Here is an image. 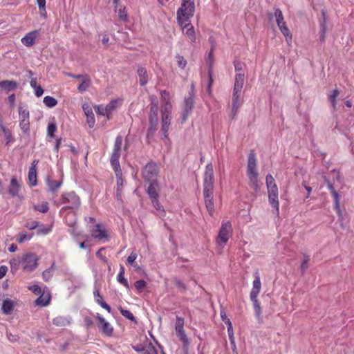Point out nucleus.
<instances>
[{"label": "nucleus", "mask_w": 354, "mask_h": 354, "mask_svg": "<svg viewBox=\"0 0 354 354\" xmlns=\"http://www.w3.org/2000/svg\"><path fill=\"white\" fill-rule=\"evenodd\" d=\"M39 37V30H33L28 32L21 38V43L27 47H31L35 43L37 38Z\"/></svg>", "instance_id": "obj_19"}, {"label": "nucleus", "mask_w": 354, "mask_h": 354, "mask_svg": "<svg viewBox=\"0 0 354 354\" xmlns=\"http://www.w3.org/2000/svg\"><path fill=\"white\" fill-rule=\"evenodd\" d=\"M123 183H124L123 178L116 179L117 189L118 192H122Z\"/></svg>", "instance_id": "obj_64"}, {"label": "nucleus", "mask_w": 354, "mask_h": 354, "mask_svg": "<svg viewBox=\"0 0 354 354\" xmlns=\"http://www.w3.org/2000/svg\"><path fill=\"white\" fill-rule=\"evenodd\" d=\"M232 234V227L230 221H223L218 234L216 237V243L224 246Z\"/></svg>", "instance_id": "obj_6"}, {"label": "nucleus", "mask_w": 354, "mask_h": 354, "mask_svg": "<svg viewBox=\"0 0 354 354\" xmlns=\"http://www.w3.org/2000/svg\"><path fill=\"white\" fill-rule=\"evenodd\" d=\"M111 165L115 171L116 179L122 178V173L120 165L119 160H110Z\"/></svg>", "instance_id": "obj_35"}, {"label": "nucleus", "mask_w": 354, "mask_h": 354, "mask_svg": "<svg viewBox=\"0 0 354 354\" xmlns=\"http://www.w3.org/2000/svg\"><path fill=\"white\" fill-rule=\"evenodd\" d=\"M55 204L57 206L64 205L62 209H71L75 212L81 205V200L74 191L65 192L60 195L59 198L55 202Z\"/></svg>", "instance_id": "obj_4"}, {"label": "nucleus", "mask_w": 354, "mask_h": 354, "mask_svg": "<svg viewBox=\"0 0 354 354\" xmlns=\"http://www.w3.org/2000/svg\"><path fill=\"white\" fill-rule=\"evenodd\" d=\"M162 100L161 104V118L163 136L167 138L169 127L171 120L172 105L170 102L171 94L168 90H162L160 92Z\"/></svg>", "instance_id": "obj_2"}, {"label": "nucleus", "mask_w": 354, "mask_h": 354, "mask_svg": "<svg viewBox=\"0 0 354 354\" xmlns=\"http://www.w3.org/2000/svg\"><path fill=\"white\" fill-rule=\"evenodd\" d=\"M118 103V100H113L105 106L110 119L111 118L113 112L117 109Z\"/></svg>", "instance_id": "obj_37"}, {"label": "nucleus", "mask_w": 354, "mask_h": 354, "mask_svg": "<svg viewBox=\"0 0 354 354\" xmlns=\"http://www.w3.org/2000/svg\"><path fill=\"white\" fill-rule=\"evenodd\" d=\"M75 224V222H71V223H68V225L71 227V228L68 230V232L74 238H76L80 235V233L77 230Z\"/></svg>", "instance_id": "obj_47"}, {"label": "nucleus", "mask_w": 354, "mask_h": 354, "mask_svg": "<svg viewBox=\"0 0 354 354\" xmlns=\"http://www.w3.org/2000/svg\"><path fill=\"white\" fill-rule=\"evenodd\" d=\"M181 27L183 33L188 37L192 43H194L196 41V35L194 26L191 23L186 22L183 25H179Z\"/></svg>", "instance_id": "obj_17"}, {"label": "nucleus", "mask_w": 354, "mask_h": 354, "mask_svg": "<svg viewBox=\"0 0 354 354\" xmlns=\"http://www.w3.org/2000/svg\"><path fill=\"white\" fill-rule=\"evenodd\" d=\"M95 111H96L97 114L101 115L103 116H106L107 120H110L105 106H104L102 105H99V106H96Z\"/></svg>", "instance_id": "obj_49"}, {"label": "nucleus", "mask_w": 354, "mask_h": 354, "mask_svg": "<svg viewBox=\"0 0 354 354\" xmlns=\"http://www.w3.org/2000/svg\"><path fill=\"white\" fill-rule=\"evenodd\" d=\"M159 174V167L158 165L153 162L151 161L148 162L142 169V175L144 179L146 181H151L156 180L155 178L157 177V176Z\"/></svg>", "instance_id": "obj_9"}, {"label": "nucleus", "mask_w": 354, "mask_h": 354, "mask_svg": "<svg viewBox=\"0 0 354 354\" xmlns=\"http://www.w3.org/2000/svg\"><path fill=\"white\" fill-rule=\"evenodd\" d=\"M158 102L157 97L155 96H151L149 121H152L153 123H154L156 121H158Z\"/></svg>", "instance_id": "obj_16"}, {"label": "nucleus", "mask_w": 354, "mask_h": 354, "mask_svg": "<svg viewBox=\"0 0 354 354\" xmlns=\"http://www.w3.org/2000/svg\"><path fill=\"white\" fill-rule=\"evenodd\" d=\"M93 295H94V297H95V302L97 304H99L100 306L101 305V304L104 302V301L103 300L102 297L101 296V295L100 293L99 288H97L96 286H95V290L93 291Z\"/></svg>", "instance_id": "obj_46"}, {"label": "nucleus", "mask_w": 354, "mask_h": 354, "mask_svg": "<svg viewBox=\"0 0 354 354\" xmlns=\"http://www.w3.org/2000/svg\"><path fill=\"white\" fill-rule=\"evenodd\" d=\"M15 307V302L10 299H6L3 301L1 311L4 315H10Z\"/></svg>", "instance_id": "obj_27"}, {"label": "nucleus", "mask_w": 354, "mask_h": 354, "mask_svg": "<svg viewBox=\"0 0 354 354\" xmlns=\"http://www.w3.org/2000/svg\"><path fill=\"white\" fill-rule=\"evenodd\" d=\"M57 131V125L55 121L50 122L48 124L47 135L50 138H54L55 133Z\"/></svg>", "instance_id": "obj_39"}, {"label": "nucleus", "mask_w": 354, "mask_h": 354, "mask_svg": "<svg viewBox=\"0 0 354 354\" xmlns=\"http://www.w3.org/2000/svg\"><path fill=\"white\" fill-rule=\"evenodd\" d=\"M152 205L154 208L158 212L160 216H163L165 214V210L162 208V206L159 202L158 198L151 201Z\"/></svg>", "instance_id": "obj_45"}, {"label": "nucleus", "mask_w": 354, "mask_h": 354, "mask_svg": "<svg viewBox=\"0 0 354 354\" xmlns=\"http://www.w3.org/2000/svg\"><path fill=\"white\" fill-rule=\"evenodd\" d=\"M134 286L139 292H142L147 286V282L143 279H140L135 282Z\"/></svg>", "instance_id": "obj_50"}, {"label": "nucleus", "mask_w": 354, "mask_h": 354, "mask_svg": "<svg viewBox=\"0 0 354 354\" xmlns=\"http://www.w3.org/2000/svg\"><path fill=\"white\" fill-rule=\"evenodd\" d=\"M195 11V3L194 0H182L180 7L176 12L177 21L178 25H183L189 22L194 16Z\"/></svg>", "instance_id": "obj_5"}, {"label": "nucleus", "mask_w": 354, "mask_h": 354, "mask_svg": "<svg viewBox=\"0 0 354 354\" xmlns=\"http://www.w3.org/2000/svg\"><path fill=\"white\" fill-rule=\"evenodd\" d=\"M194 94L193 90L192 92L189 93V95L185 98L183 111H182V120L183 122H185L189 114L191 113L192 109L194 107Z\"/></svg>", "instance_id": "obj_12"}, {"label": "nucleus", "mask_w": 354, "mask_h": 354, "mask_svg": "<svg viewBox=\"0 0 354 354\" xmlns=\"http://www.w3.org/2000/svg\"><path fill=\"white\" fill-rule=\"evenodd\" d=\"M35 209L41 213H45L49 209L48 203L47 202H43L41 204L36 207Z\"/></svg>", "instance_id": "obj_57"}, {"label": "nucleus", "mask_w": 354, "mask_h": 354, "mask_svg": "<svg viewBox=\"0 0 354 354\" xmlns=\"http://www.w3.org/2000/svg\"><path fill=\"white\" fill-rule=\"evenodd\" d=\"M174 283L181 292H185L187 290L186 285L181 280L176 279Z\"/></svg>", "instance_id": "obj_55"}, {"label": "nucleus", "mask_w": 354, "mask_h": 354, "mask_svg": "<svg viewBox=\"0 0 354 354\" xmlns=\"http://www.w3.org/2000/svg\"><path fill=\"white\" fill-rule=\"evenodd\" d=\"M138 74L139 76V80L142 86H145L147 82L148 77L147 71L145 68H139L138 69Z\"/></svg>", "instance_id": "obj_36"}, {"label": "nucleus", "mask_w": 354, "mask_h": 354, "mask_svg": "<svg viewBox=\"0 0 354 354\" xmlns=\"http://www.w3.org/2000/svg\"><path fill=\"white\" fill-rule=\"evenodd\" d=\"M32 238L31 234H28L26 232H21L18 237H17V241L20 243H22L25 242L26 241H28Z\"/></svg>", "instance_id": "obj_51"}, {"label": "nucleus", "mask_w": 354, "mask_h": 354, "mask_svg": "<svg viewBox=\"0 0 354 354\" xmlns=\"http://www.w3.org/2000/svg\"><path fill=\"white\" fill-rule=\"evenodd\" d=\"M158 121H156L154 123L152 121H149V127L147 130V136H152L157 129Z\"/></svg>", "instance_id": "obj_53"}, {"label": "nucleus", "mask_w": 354, "mask_h": 354, "mask_svg": "<svg viewBox=\"0 0 354 354\" xmlns=\"http://www.w3.org/2000/svg\"><path fill=\"white\" fill-rule=\"evenodd\" d=\"M78 82L77 88H87L91 86V80L88 75H71Z\"/></svg>", "instance_id": "obj_22"}, {"label": "nucleus", "mask_w": 354, "mask_h": 354, "mask_svg": "<svg viewBox=\"0 0 354 354\" xmlns=\"http://www.w3.org/2000/svg\"><path fill=\"white\" fill-rule=\"evenodd\" d=\"M266 183L268 190V194H279L277 185L271 174H268L266 177Z\"/></svg>", "instance_id": "obj_23"}, {"label": "nucleus", "mask_w": 354, "mask_h": 354, "mask_svg": "<svg viewBox=\"0 0 354 354\" xmlns=\"http://www.w3.org/2000/svg\"><path fill=\"white\" fill-rule=\"evenodd\" d=\"M91 234L93 237L97 239H102L107 238L109 234L105 228L101 224L95 225L91 230Z\"/></svg>", "instance_id": "obj_21"}, {"label": "nucleus", "mask_w": 354, "mask_h": 354, "mask_svg": "<svg viewBox=\"0 0 354 354\" xmlns=\"http://www.w3.org/2000/svg\"><path fill=\"white\" fill-rule=\"evenodd\" d=\"M247 176L249 179L250 186L254 190L255 192H259L261 187V184L259 180L257 159L256 153L253 150L250 151L248 154Z\"/></svg>", "instance_id": "obj_3"}, {"label": "nucleus", "mask_w": 354, "mask_h": 354, "mask_svg": "<svg viewBox=\"0 0 354 354\" xmlns=\"http://www.w3.org/2000/svg\"><path fill=\"white\" fill-rule=\"evenodd\" d=\"M261 288V283L260 280V277L259 275L258 271L255 272L254 274V279L252 283V288L250 294V297H258Z\"/></svg>", "instance_id": "obj_24"}, {"label": "nucleus", "mask_w": 354, "mask_h": 354, "mask_svg": "<svg viewBox=\"0 0 354 354\" xmlns=\"http://www.w3.org/2000/svg\"><path fill=\"white\" fill-rule=\"evenodd\" d=\"M158 185V183L156 180L151 181L147 189V193L149 195V197L151 201L158 199L159 198V194L156 190V187Z\"/></svg>", "instance_id": "obj_25"}, {"label": "nucleus", "mask_w": 354, "mask_h": 354, "mask_svg": "<svg viewBox=\"0 0 354 354\" xmlns=\"http://www.w3.org/2000/svg\"><path fill=\"white\" fill-rule=\"evenodd\" d=\"M268 201L275 211V214H279V194H268Z\"/></svg>", "instance_id": "obj_29"}, {"label": "nucleus", "mask_w": 354, "mask_h": 354, "mask_svg": "<svg viewBox=\"0 0 354 354\" xmlns=\"http://www.w3.org/2000/svg\"><path fill=\"white\" fill-rule=\"evenodd\" d=\"M243 103V93L242 90H234L232 95V109L231 116L232 118L235 117L237 113L239 108Z\"/></svg>", "instance_id": "obj_13"}, {"label": "nucleus", "mask_w": 354, "mask_h": 354, "mask_svg": "<svg viewBox=\"0 0 354 354\" xmlns=\"http://www.w3.org/2000/svg\"><path fill=\"white\" fill-rule=\"evenodd\" d=\"M221 318L222 321L227 325V322H231L230 319L227 317L226 313L224 310H221Z\"/></svg>", "instance_id": "obj_62"}, {"label": "nucleus", "mask_w": 354, "mask_h": 354, "mask_svg": "<svg viewBox=\"0 0 354 354\" xmlns=\"http://www.w3.org/2000/svg\"><path fill=\"white\" fill-rule=\"evenodd\" d=\"M53 324L57 326H65L68 324V322L66 318L59 316L53 319Z\"/></svg>", "instance_id": "obj_41"}, {"label": "nucleus", "mask_w": 354, "mask_h": 354, "mask_svg": "<svg viewBox=\"0 0 354 354\" xmlns=\"http://www.w3.org/2000/svg\"><path fill=\"white\" fill-rule=\"evenodd\" d=\"M19 127L24 133L30 131L29 111L22 106L19 108Z\"/></svg>", "instance_id": "obj_11"}, {"label": "nucleus", "mask_w": 354, "mask_h": 354, "mask_svg": "<svg viewBox=\"0 0 354 354\" xmlns=\"http://www.w3.org/2000/svg\"><path fill=\"white\" fill-rule=\"evenodd\" d=\"M46 182L48 191L51 192H56L58 189H59L62 184V180H52L50 176H47L46 178Z\"/></svg>", "instance_id": "obj_28"}, {"label": "nucleus", "mask_w": 354, "mask_h": 354, "mask_svg": "<svg viewBox=\"0 0 354 354\" xmlns=\"http://www.w3.org/2000/svg\"><path fill=\"white\" fill-rule=\"evenodd\" d=\"M37 4L38 6L39 10L40 11V15L46 18L47 13L46 10V0H37Z\"/></svg>", "instance_id": "obj_42"}, {"label": "nucleus", "mask_w": 354, "mask_h": 354, "mask_svg": "<svg viewBox=\"0 0 354 354\" xmlns=\"http://www.w3.org/2000/svg\"><path fill=\"white\" fill-rule=\"evenodd\" d=\"M17 86L15 81H2L0 82L1 88H15Z\"/></svg>", "instance_id": "obj_44"}, {"label": "nucleus", "mask_w": 354, "mask_h": 354, "mask_svg": "<svg viewBox=\"0 0 354 354\" xmlns=\"http://www.w3.org/2000/svg\"><path fill=\"white\" fill-rule=\"evenodd\" d=\"M43 102L49 108H53L57 104V101L54 97L48 95L44 97Z\"/></svg>", "instance_id": "obj_43"}, {"label": "nucleus", "mask_w": 354, "mask_h": 354, "mask_svg": "<svg viewBox=\"0 0 354 354\" xmlns=\"http://www.w3.org/2000/svg\"><path fill=\"white\" fill-rule=\"evenodd\" d=\"M137 259V254L136 252H131L127 257V261L129 264L133 266L134 261Z\"/></svg>", "instance_id": "obj_61"}, {"label": "nucleus", "mask_w": 354, "mask_h": 354, "mask_svg": "<svg viewBox=\"0 0 354 354\" xmlns=\"http://www.w3.org/2000/svg\"><path fill=\"white\" fill-rule=\"evenodd\" d=\"M117 280L120 283L122 284L127 288H129L128 281L127 279L124 278V274H118L117 276Z\"/></svg>", "instance_id": "obj_59"}, {"label": "nucleus", "mask_w": 354, "mask_h": 354, "mask_svg": "<svg viewBox=\"0 0 354 354\" xmlns=\"http://www.w3.org/2000/svg\"><path fill=\"white\" fill-rule=\"evenodd\" d=\"M176 59L178 67L181 68H185L187 65V61L185 59V58L181 55H177L176 57Z\"/></svg>", "instance_id": "obj_56"}, {"label": "nucleus", "mask_w": 354, "mask_h": 354, "mask_svg": "<svg viewBox=\"0 0 354 354\" xmlns=\"http://www.w3.org/2000/svg\"><path fill=\"white\" fill-rule=\"evenodd\" d=\"M214 176L212 163H209L205 167L203 179V197L205 204L209 215H212L214 212Z\"/></svg>", "instance_id": "obj_1"}, {"label": "nucleus", "mask_w": 354, "mask_h": 354, "mask_svg": "<svg viewBox=\"0 0 354 354\" xmlns=\"http://www.w3.org/2000/svg\"><path fill=\"white\" fill-rule=\"evenodd\" d=\"M175 330L177 337L182 342L184 347H187L189 344V339L184 330V319L181 317H176L175 324Z\"/></svg>", "instance_id": "obj_10"}, {"label": "nucleus", "mask_w": 354, "mask_h": 354, "mask_svg": "<svg viewBox=\"0 0 354 354\" xmlns=\"http://www.w3.org/2000/svg\"><path fill=\"white\" fill-rule=\"evenodd\" d=\"M274 16L279 30H281V33L284 35L288 45H290L292 42V35L290 32V30L287 27L286 22L284 21L282 12L279 9H276L274 11Z\"/></svg>", "instance_id": "obj_8"}, {"label": "nucleus", "mask_w": 354, "mask_h": 354, "mask_svg": "<svg viewBox=\"0 0 354 354\" xmlns=\"http://www.w3.org/2000/svg\"><path fill=\"white\" fill-rule=\"evenodd\" d=\"M21 268L26 272H31L37 267L38 257L32 252L24 254L21 257Z\"/></svg>", "instance_id": "obj_7"}, {"label": "nucleus", "mask_w": 354, "mask_h": 354, "mask_svg": "<svg viewBox=\"0 0 354 354\" xmlns=\"http://www.w3.org/2000/svg\"><path fill=\"white\" fill-rule=\"evenodd\" d=\"M8 270V267L6 266H0V279L6 274Z\"/></svg>", "instance_id": "obj_63"}, {"label": "nucleus", "mask_w": 354, "mask_h": 354, "mask_svg": "<svg viewBox=\"0 0 354 354\" xmlns=\"http://www.w3.org/2000/svg\"><path fill=\"white\" fill-rule=\"evenodd\" d=\"M83 109L85 115H86V122L90 128H93L95 125V120L94 113L91 108L88 106L84 105Z\"/></svg>", "instance_id": "obj_26"}, {"label": "nucleus", "mask_w": 354, "mask_h": 354, "mask_svg": "<svg viewBox=\"0 0 354 354\" xmlns=\"http://www.w3.org/2000/svg\"><path fill=\"white\" fill-rule=\"evenodd\" d=\"M245 73H237L235 77L234 88H242L244 85Z\"/></svg>", "instance_id": "obj_34"}, {"label": "nucleus", "mask_w": 354, "mask_h": 354, "mask_svg": "<svg viewBox=\"0 0 354 354\" xmlns=\"http://www.w3.org/2000/svg\"><path fill=\"white\" fill-rule=\"evenodd\" d=\"M55 263L53 262L49 268L42 272V277L45 281H49L53 277Z\"/></svg>", "instance_id": "obj_38"}, {"label": "nucleus", "mask_w": 354, "mask_h": 354, "mask_svg": "<svg viewBox=\"0 0 354 354\" xmlns=\"http://www.w3.org/2000/svg\"><path fill=\"white\" fill-rule=\"evenodd\" d=\"M250 297L253 304L255 316L258 320H261L262 311H261V308L260 306V302L259 301V300L257 299L258 297H254V298H253L252 297Z\"/></svg>", "instance_id": "obj_30"}, {"label": "nucleus", "mask_w": 354, "mask_h": 354, "mask_svg": "<svg viewBox=\"0 0 354 354\" xmlns=\"http://www.w3.org/2000/svg\"><path fill=\"white\" fill-rule=\"evenodd\" d=\"M119 310L123 317H124L129 320L136 322V317L130 310L123 309L122 307L119 308Z\"/></svg>", "instance_id": "obj_40"}, {"label": "nucleus", "mask_w": 354, "mask_h": 354, "mask_svg": "<svg viewBox=\"0 0 354 354\" xmlns=\"http://www.w3.org/2000/svg\"><path fill=\"white\" fill-rule=\"evenodd\" d=\"M118 17L120 19L122 20L123 21H128V15L127 12L126 10L125 7H122L118 9Z\"/></svg>", "instance_id": "obj_48"}, {"label": "nucleus", "mask_w": 354, "mask_h": 354, "mask_svg": "<svg viewBox=\"0 0 354 354\" xmlns=\"http://www.w3.org/2000/svg\"><path fill=\"white\" fill-rule=\"evenodd\" d=\"M21 190V184L17 180V178H12L10 180V183L8 189V194L12 197H19L21 198L19 194V192Z\"/></svg>", "instance_id": "obj_20"}, {"label": "nucleus", "mask_w": 354, "mask_h": 354, "mask_svg": "<svg viewBox=\"0 0 354 354\" xmlns=\"http://www.w3.org/2000/svg\"><path fill=\"white\" fill-rule=\"evenodd\" d=\"M339 95V90H333V94H331L329 96V100L333 107V109H335L336 106V97Z\"/></svg>", "instance_id": "obj_54"}, {"label": "nucleus", "mask_w": 354, "mask_h": 354, "mask_svg": "<svg viewBox=\"0 0 354 354\" xmlns=\"http://www.w3.org/2000/svg\"><path fill=\"white\" fill-rule=\"evenodd\" d=\"M10 264L11 272L15 273L19 270V267L21 266V257H17L10 259Z\"/></svg>", "instance_id": "obj_33"}, {"label": "nucleus", "mask_w": 354, "mask_h": 354, "mask_svg": "<svg viewBox=\"0 0 354 354\" xmlns=\"http://www.w3.org/2000/svg\"><path fill=\"white\" fill-rule=\"evenodd\" d=\"M50 299V296L48 293L46 295H44L43 293L41 295H40L39 297H38L36 299L35 304L40 306H46L49 304Z\"/></svg>", "instance_id": "obj_32"}, {"label": "nucleus", "mask_w": 354, "mask_h": 354, "mask_svg": "<svg viewBox=\"0 0 354 354\" xmlns=\"http://www.w3.org/2000/svg\"><path fill=\"white\" fill-rule=\"evenodd\" d=\"M28 181L29 184L32 187H35L37 184V169H33V167H30L28 170Z\"/></svg>", "instance_id": "obj_31"}, {"label": "nucleus", "mask_w": 354, "mask_h": 354, "mask_svg": "<svg viewBox=\"0 0 354 354\" xmlns=\"http://www.w3.org/2000/svg\"><path fill=\"white\" fill-rule=\"evenodd\" d=\"M308 262H309V257L304 255V259L301 265V272L302 274H304L306 270L308 268Z\"/></svg>", "instance_id": "obj_58"}, {"label": "nucleus", "mask_w": 354, "mask_h": 354, "mask_svg": "<svg viewBox=\"0 0 354 354\" xmlns=\"http://www.w3.org/2000/svg\"><path fill=\"white\" fill-rule=\"evenodd\" d=\"M122 136L118 135L116 136L114 146L113 149V151L111 156L110 160H118L120 159L121 155V149H122Z\"/></svg>", "instance_id": "obj_18"}, {"label": "nucleus", "mask_w": 354, "mask_h": 354, "mask_svg": "<svg viewBox=\"0 0 354 354\" xmlns=\"http://www.w3.org/2000/svg\"><path fill=\"white\" fill-rule=\"evenodd\" d=\"M325 183L326 184L327 188L329 189L334 199V208L337 211L338 216L340 218L342 217V212L339 207V194L337 192L335 189L333 184L328 179L325 178Z\"/></svg>", "instance_id": "obj_14"}, {"label": "nucleus", "mask_w": 354, "mask_h": 354, "mask_svg": "<svg viewBox=\"0 0 354 354\" xmlns=\"http://www.w3.org/2000/svg\"><path fill=\"white\" fill-rule=\"evenodd\" d=\"M96 317L99 320L98 327L102 330L103 334L106 336H111L113 333V328L109 322L99 313H97Z\"/></svg>", "instance_id": "obj_15"}, {"label": "nucleus", "mask_w": 354, "mask_h": 354, "mask_svg": "<svg viewBox=\"0 0 354 354\" xmlns=\"http://www.w3.org/2000/svg\"><path fill=\"white\" fill-rule=\"evenodd\" d=\"M158 121H156L154 123L152 121H149V127L147 130V136H152L157 129Z\"/></svg>", "instance_id": "obj_52"}, {"label": "nucleus", "mask_w": 354, "mask_h": 354, "mask_svg": "<svg viewBox=\"0 0 354 354\" xmlns=\"http://www.w3.org/2000/svg\"><path fill=\"white\" fill-rule=\"evenodd\" d=\"M29 290H30L34 294L39 295L41 293V288L38 285H32L29 287Z\"/></svg>", "instance_id": "obj_60"}]
</instances>
